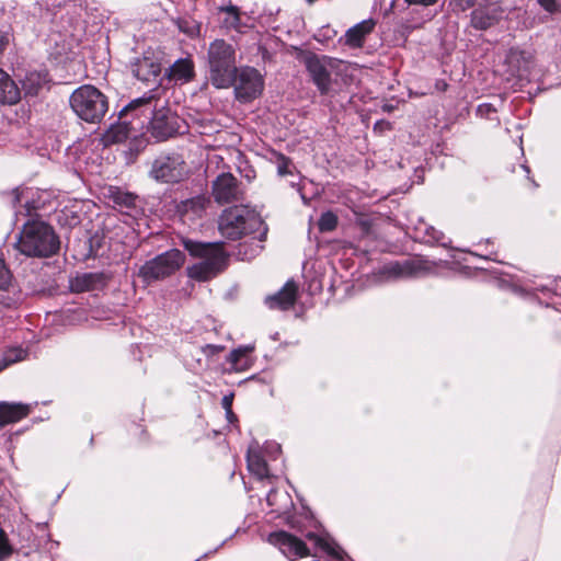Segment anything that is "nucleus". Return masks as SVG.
Returning <instances> with one entry per match:
<instances>
[{
	"label": "nucleus",
	"mask_w": 561,
	"mask_h": 561,
	"mask_svg": "<svg viewBox=\"0 0 561 561\" xmlns=\"http://www.w3.org/2000/svg\"><path fill=\"white\" fill-rule=\"evenodd\" d=\"M12 553V547L10 545L7 533L0 526V561L5 559Z\"/></svg>",
	"instance_id": "e433bc0d"
},
{
	"label": "nucleus",
	"mask_w": 561,
	"mask_h": 561,
	"mask_svg": "<svg viewBox=\"0 0 561 561\" xmlns=\"http://www.w3.org/2000/svg\"><path fill=\"white\" fill-rule=\"evenodd\" d=\"M210 201L208 197L205 195H196L191 198L181 201L176 205V213L184 224L193 226L197 220L205 216Z\"/></svg>",
	"instance_id": "f3484780"
},
{
	"label": "nucleus",
	"mask_w": 561,
	"mask_h": 561,
	"mask_svg": "<svg viewBox=\"0 0 561 561\" xmlns=\"http://www.w3.org/2000/svg\"><path fill=\"white\" fill-rule=\"evenodd\" d=\"M10 42V34L4 31H0V53H2Z\"/></svg>",
	"instance_id": "de8ad7c7"
},
{
	"label": "nucleus",
	"mask_w": 561,
	"mask_h": 561,
	"mask_svg": "<svg viewBox=\"0 0 561 561\" xmlns=\"http://www.w3.org/2000/svg\"><path fill=\"white\" fill-rule=\"evenodd\" d=\"M25 352L23 350H12L4 354L2 358H0V371L4 370L10 365L22 360L24 358Z\"/></svg>",
	"instance_id": "f704fd0d"
},
{
	"label": "nucleus",
	"mask_w": 561,
	"mask_h": 561,
	"mask_svg": "<svg viewBox=\"0 0 561 561\" xmlns=\"http://www.w3.org/2000/svg\"><path fill=\"white\" fill-rule=\"evenodd\" d=\"M105 284L103 273H83L71 280V288L77 293L98 289Z\"/></svg>",
	"instance_id": "bb28decb"
},
{
	"label": "nucleus",
	"mask_w": 561,
	"mask_h": 561,
	"mask_svg": "<svg viewBox=\"0 0 561 561\" xmlns=\"http://www.w3.org/2000/svg\"><path fill=\"white\" fill-rule=\"evenodd\" d=\"M184 254L178 249L165 251L147 261L138 272V276L146 284L164 279L174 274L184 263Z\"/></svg>",
	"instance_id": "1a4fd4ad"
},
{
	"label": "nucleus",
	"mask_w": 561,
	"mask_h": 561,
	"mask_svg": "<svg viewBox=\"0 0 561 561\" xmlns=\"http://www.w3.org/2000/svg\"><path fill=\"white\" fill-rule=\"evenodd\" d=\"M530 181H531V183H533L534 187H537V186H538V185H537V183H536L534 180H530Z\"/></svg>",
	"instance_id": "6e6d98bb"
},
{
	"label": "nucleus",
	"mask_w": 561,
	"mask_h": 561,
	"mask_svg": "<svg viewBox=\"0 0 561 561\" xmlns=\"http://www.w3.org/2000/svg\"><path fill=\"white\" fill-rule=\"evenodd\" d=\"M226 541H227V539L221 541L220 547L224 546L226 543Z\"/></svg>",
	"instance_id": "13d9d810"
},
{
	"label": "nucleus",
	"mask_w": 561,
	"mask_h": 561,
	"mask_svg": "<svg viewBox=\"0 0 561 561\" xmlns=\"http://www.w3.org/2000/svg\"><path fill=\"white\" fill-rule=\"evenodd\" d=\"M33 14L38 16L44 24H48L51 32L83 37L89 14V1L65 0L58 3L41 1L34 5Z\"/></svg>",
	"instance_id": "f03ea898"
},
{
	"label": "nucleus",
	"mask_w": 561,
	"mask_h": 561,
	"mask_svg": "<svg viewBox=\"0 0 561 561\" xmlns=\"http://www.w3.org/2000/svg\"><path fill=\"white\" fill-rule=\"evenodd\" d=\"M251 351H252V347H249V346L232 350L229 355V362L233 365V367L236 369H241L245 364V363H243V358Z\"/></svg>",
	"instance_id": "c9c22d12"
},
{
	"label": "nucleus",
	"mask_w": 561,
	"mask_h": 561,
	"mask_svg": "<svg viewBox=\"0 0 561 561\" xmlns=\"http://www.w3.org/2000/svg\"><path fill=\"white\" fill-rule=\"evenodd\" d=\"M232 399H233V394L224 396L222 402H221L222 408L226 410V413L231 414V415H233V412L231 410Z\"/></svg>",
	"instance_id": "c03bdc74"
},
{
	"label": "nucleus",
	"mask_w": 561,
	"mask_h": 561,
	"mask_svg": "<svg viewBox=\"0 0 561 561\" xmlns=\"http://www.w3.org/2000/svg\"><path fill=\"white\" fill-rule=\"evenodd\" d=\"M231 88L239 102L249 103L262 94L264 79L257 69L243 66L237 69L236 81Z\"/></svg>",
	"instance_id": "9b49d317"
},
{
	"label": "nucleus",
	"mask_w": 561,
	"mask_h": 561,
	"mask_svg": "<svg viewBox=\"0 0 561 561\" xmlns=\"http://www.w3.org/2000/svg\"><path fill=\"white\" fill-rule=\"evenodd\" d=\"M520 167H522V169L525 171L526 176L530 180V178H529V174H530V169H529V167H528L527 164H522Z\"/></svg>",
	"instance_id": "603ef678"
},
{
	"label": "nucleus",
	"mask_w": 561,
	"mask_h": 561,
	"mask_svg": "<svg viewBox=\"0 0 561 561\" xmlns=\"http://www.w3.org/2000/svg\"><path fill=\"white\" fill-rule=\"evenodd\" d=\"M213 551L208 552V553H204V556L202 558H205V557H208L209 554H211Z\"/></svg>",
	"instance_id": "5fc2aeb1"
},
{
	"label": "nucleus",
	"mask_w": 561,
	"mask_h": 561,
	"mask_svg": "<svg viewBox=\"0 0 561 561\" xmlns=\"http://www.w3.org/2000/svg\"><path fill=\"white\" fill-rule=\"evenodd\" d=\"M497 112L492 103H481L476 108L477 116L481 118L492 119V114Z\"/></svg>",
	"instance_id": "58836bf2"
},
{
	"label": "nucleus",
	"mask_w": 561,
	"mask_h": 561,
	"mask_svg": "<svg viewBox=\"0 0 561 561\" xmlns=\"http://www.w3.org/2000/svg\"><path fill=\"white\" fill-rule=\"evenodd\" d=\"M16 203H21V195L15 192L13 195V205L15 206Z\"/></svg>",
	"instance_id": "3c124183"
},
{
	"label": "nucleus",
	"mask_w": 561,
	"mask_h": 561,
	"mask_svg": "<svg viewBox=\"0 0 561 561\" xmlns=\"http://www.w3.org/2000/svg\"><path fill=\"white\" fill-rule=\"evenodd\" d=\"M305 67L321 96L331 99L340 92L339 72L331 58L311 54L305 58Z\"/></svg>",
	"instance_id": "6e6552de"
},
{
	"label": "nucleus",
	"mask_w": 561,
	"mask_h": 561,
	"mask_svg": "<svg viewBox=\"0 0 561 561\" xmlns=\"http://www.w3.org/2000/svg\"><path fill=\"white\" fill-rule=\"evenodd\" d=\"M75 114L90 124H99L108 111L107 96L92 84L77 88L69 98Z\"/></svg>",
	"instance_id": "0eeeda50"
},
{
	"label": "nucleus",
	"mask_w": 561,
	"mask_h": 561,
	"mask_svg": "<svg viewBox=\"0 0 561 561\" xmlns=\"http://www.w3.org/2000/svg\"><path fill=\"white\" fill-rule=\"evenodd\" d=\"M247 465L249 471L257 477V479L263 480L268 478V466L266 460L252 447H249L247 451Z\"/></svg>",
	"instance_id": "c756f323"
},
{
	"label": "nucleus",
	"mask_w": 561,
	"mask_h": 561,
	"mask_svg": "<svg viewBox=\"0 0 561 561\" xmlns=\"http://www.w3.org/2000/svg\"><path fill=\"white\" fill-rule=\"evenodd\" d=\"M236 48L222 38L209 44L207 49V79L218 89H229L236 81L237 60Z\"/></svg>",
	"instance_id": "423d86ee"
},
{
	"label": "nucleus",
	"mask_w": 561,
	"mask_h": 561,
	"mask_svg": "<svg viewBox=\"0 0 561 561\" xmlns=\"http://www.w3.org/2000/svg\"><path fill=\"white\" fill-rule=\"evenodd\" d=\"M174 24L178 30L191 39L201 36L202 23L191 15L179 16Z\"/></svg>",
	"instance_id": "7c9ffc66"
},
{
	"label": "nucleus",
	"mask_w": 561,
	"mask_h": 561,
	"mask_svg": "<svg viewBox=\"0 0 561 561\" xmlns=\"http://www.w3.org/2000/svg\"><path fill=\"white\" fill-rule=\"evenodd\" d=\"M538 4L550 15L561 12V3L559 0H537Z\"/></svg>",
	"instance_id": "4c0bfd02"
},
{
	"label": "nucleus",
	"mask_w": 561,
	"mask_h": 561,
	"mask_svg": "<svg viewBox=\"0 0 561 561\" xmlns=\"http://www.w3.org/2000/svg\"><path fill=\"white\" fill-rule=\"evenodd\" d=\"M187 174L186 163L176 152L160 153L153 159L149 170V176L162 184H178L185 180Z\"/></svg>",
	"instance_id": "9d476101"
},
{
	"label": "nucleus",
	"mask_w": 561,
	"mask_h": 561,
	"mask_svg": "<svg viewBox=\"0 0 561 561\" xmlns=\"http://www.w3.org/2000/svg\"><path fill=\"white\" fill-rule=\"evenodd\" d=\"M267 541L278 548V550L290 561L310 556V551L306 543L285 530L271 533L267 537Z\"/></svg>",
	"instance_id": "dca6fc26"
},
{
	"label": "nucleus",
	"mask_w": 561,
	"mask_h": 561,
	"mask_svg": "<svg viewBox=\"0 0 561 561\" xmlns=\"http://www.w3.org/2000/svg\"><path fill=\"white\" fill-rule=\"evenodd\" d=\"M218 549H220V545L217 546V548L213 551V553L216 552Z\"/></svg>",
	"instance_id": "4d7b16f0"
},
{
	"label": "nucleus",
	"mask_w": 561,
	"mask_h": 561,
	"mask_svg": "<svg viewBox=\"0 0 561 561\" xmlns=\"http://www.w3.org/2000/svg\"><path fill=\"white\" fill-rule=\"evenodd\" d=\"M262 249V245L256 244L255 249L252 250V253L248 255L247 252H244L242 255V260H250L251 257L255 256L259 253V250Z\"/></svg>",
	"instance_id": "8fccbe9b"
},
{
	"label": "nucleus",
	"mask_w": 561,
	"mask_h": 561,
	"mask_svg": "<svg viewBox=\"0 0 561 561\" xmlns=\"http://www.w3.org/2000/svg\"><path fill=\"white\" fill-rule=\"evenodd\" d=\"M266 502L278 515H284L294 508V502L287 491L272 489L266 495Z\"/></svg>",
	"instance_id": "cd10ccee"
},
{
	"label": "nucleus",
	"mask_w": 561,
	"mask_h": 561,
	"mask_svg": "<svg viewBox=\"0 0 561 561\" xmlns=\"http://www.w3.org/2000/svg\"><path fill=\"white\" fill-rule=\"evenodd\" d=\"M170 71L173 79L186 82L194 77V64L188 58H181L171 66Z\"/></svg>",
	"instance_id": "2f4dec72"
},
{
	"label": "nucleus",
	"mask_w": 561,
	"mask_h": 561,
	"mask_svg": "<svg viewBox=\"0 0 561 561\" xmlns=\"http://www.w3.org/2000/svg\"><path fill=\"white\" fill-rule=\"evenodd\" d=\"M14 250L26 257L46 259L59 252L60 240L47 222L27 219L14 243Z\"/></svg>",
	"instance_id": "7ed1b4c3"
},
{
	"label": "nucleus",
	"mask_w": 561,
	"mask_h": 561,
	"mask_svg": "<svg viewBox=\"0 0 561 561\" xmlns=\"http://www.w3.org/2000/svg\"><path fill=\"white\" fill-rule=\"evenodd\" d=\"M504 16V9L499 4L474 9L470 14V24L474 30L486 31L496 25Z\"/></svg>",
	"instance_id": "aec40b11"
},
{
	"label": "nucleus",
	"mask_w": 561,
	"mask_h": 561,
	"mask_svg": "<svg viewBox=\"0 0 561 561\" xmlns=\"http://www.w3.org/2000/svg\"><path fill=\"white\" fill-rule=\"evenodd\" d=\"M24 208L26 210V216H32V211L38 208V205L34 201L25 199Z\"/></svg>",
	"instance_id": "09e8293b"
},
{
	"label": "nucleus",
	"mask_w": 561,
	"mask_h": 561,
	"mask_svg": "<svg viewBox=\"0 0 561 561\" xmlns=\"http://www.w3.org/2000/svg\"><path fill=\"white\" fill-rule=\"evenodd\" d=\"M432 270L428 261L411 257L402 261H391L380 268V274L387 278H409L427 274Z\"/></svg>",
	"instance_id": "f8f14e48"
},
{
	"label": "nucleus",
	"mask_w": 561,
	"mask_h": 561,
	"mask_svg": "<svg viewBox=\"0 0 561 561\" xmlns=\"http://www.w3.org/2000/svg\"><path fill=\"white\" fill-rule=\"evenodd\" d=\"M19 81L21 83V94L23 93L25 99H31L49 91L51 77L44 67L32 68L25 70L23 76H19Z\"/></svg>",
	"instance_id": "4468645a"
},
{
	"label": "nucleus",
	"mask_w": 561,
	"mask_h": 561,
	"mask_svg": "<svg viewBox=\"0 0 561 561\" xmlns=\"http://www.w3.org/2000/svg\"><path fill=\"white\" fill-rule=\"evenodd\" d=\"M21 101V89L18 83L0 68V104L15 105Z\"/></svg>",
	"instance_id": "b1692460"
},
{
	"label": "nucleus",
	"mask_w": 561,
	"mask_h": 561,
	"mask_svg": "<svg viewBox=\"0 0 561 561\" xmlns=\"http://www.w3.org/2000/svg\"><path fill=\"white\" fill-rule=\"evenodd\" d=\"M81 39L82 37L66 36V34L62 33L51 32L47 42L49 59L57 65L70 60L71 56L75 54V49L79 47Z\"/></svg>",
	"instance_id": "2eb2a0df"
},
{
	"label": "nucleus",
	"mask_w": 561,
	"mask_h": 561,
	"mask_svg": "<svg viewBox=\"0 0 561 561\" xmlns=\"http://www.w3.org/2000/svg\"><path fill=\"white\" fill-rule=\"evenodd\" d=\"M415 231L416 238H420L423 242L437 243L444 248H448L451 243V240L447 238L442 231L426 225L425 222H421L420 226L415 228Z\"/></svg>",
	"instance_id": "c85d7f7f"
},
{
	"label": "nucleus",
	"mask_w": 561,
	"mask_h": 561,
	"mask_svg": "<svg viewBox=\"0 0 561 561\" xmlns=\"http://www.w3.org/2000/svg\"><path fill=\"white\" fill-rule=\"evenodd\" d=\"M408 4L431 7L434 5L438 0H404Z\"/></svg>",
	"instance_id": "a18cd8bd"
},
{
	"label": "nucleus",
	"mask_w": 561,
	"mask_h": 561,
	"mask_svg": "<svg viewBox=\"0 0 561 561\" xmlns=\"http://www.w3.org/2000/svg\"><path fill=\"white\" fill-rule=\"evenodd\" d=\"M477 0H449V7L456 13L465 12L472 8Z\"/></svg>",
	"instance_id": "ea45409f"
},
{
	"label": "nucleus",
	"mask_w": 561,
	"mask_h": 561,
	"mask_svg": "<svg viewBox=\"0 0 561 561\" xmlns=\"http://www.w3.org/2000/svg\"><path fill=\"white\" fill-rule=\"evenodd\" d=\"M152 94H145L131 100L118 113L119 125L110 129L112 139L116 142L125 141L130 136V122L128 115L133 117L140 116L147 111L152 114L149 123V131L157 141H164L181 133V118L170 108H151L153 101Z\"/></svg>",
	"instance_id": "f257e3e1"
},
{
	"label": "nucleus",
	"mask_w": 561,
	"mask_h": 561,
	"mask_svg": "<svg viewBox=\"0 0 561 561\" xmlns=\"http://www.w3.org/2000/svg\"><path fill=\"white\" fill-rule=\"evenodd\" d=\"M219 11L220 12H226L227 14L232 16V15L237 14L240 11V8L234 5V4H232V3H229L228 5L220 7Z\"/></svg>",
	"instance_id": "49530a36"
},
{
	"label": "nucleus",
	"mask_w": 561,
	"mask_h": 561,
	"mask_svg": "<svg viewBox=\"0 0 561 561\" xmlns=\"http://www.w3.org/2000/svg\"><path fill=\"white\" fill-rule=\"evenodd\" d=\"M337 226V216L333 211L322 213L318 220V228L321 232H330Z\"/></svg>",
	"instance_id": "72a5a7b5"
},
{
	"label": "nucleus",
	"mask_w": 561,
	"mask_h": 561,
	"mask_svg": "<svg viewBox=\"0 0 561 561\" xmlns=\"http://www.w3.org/2000/svg\"><path fill=\"white\" fill-rule=\"evenodd\" d=\"M505 64L511 76L520 80L527 79L533 65V55L519 47H511L506 53Z\"/></svg>",
	"instance_id": "a211bd4d"
},
{
	"label": "nucleus",
	"mask_w": 561,
	"mask_h": 561,
	"mask_svg": "<svg viewBox=\"0 0 561 561\" xmlns=\"http://www.w3.org/2000/svg\"><path fill=\"white\" fill-rule=\"evenodd\" d=\"M290 161L285 156H280L279 162L277 164V172L279 175H287L290 173L289 171Z\"/></svg>",
	"instance_id": "79ce46f5"
},
{
	"label": "nucleus",
	"mask_w": 561,
	"mask_h": 561,
	"mask_svg": "<svg viewBox=\"0 0 561 561\" xmlns=\"http://www.w3.org/2000/svg\"><path fill=\"white\" fill-rule=\"evenodd\" d=\"M129 67L134 77L144 82H156L161 72L160 64L147 56L135 58Z\"/></svg>",
	"instance_id": "4be33fe9"
},
{
	"label": "nucleus",
	"mask_w": 561,
	"mask_h": 561,
	"mask_svg": "<svg viewBox=\"0 0 561 561\" xmlns=\"http://www.w3.org/2000/svg\"><path fill=\"white\" fill-rule=\"evenodd\" d=\"M110 197L113 203L124 208H134L136 206L137 196L133 193L122 191L121 188H111Z\"/></svg>",
	"instance_id": "473e14b6"
},
{
	"label": "nucleus",
	"mask_w": 561,
	"mask_h": 561,
	"mask_svg": "<svg viewBox=\"0 0 561 561\" xmlns=\"http://www.w3.org/2000/svg\"><path fill=\"white\" fill-rule=\"evenodd\" d=\"M297 290L296 283L289 279L277 293L266 296L264 302L270 309L288 310L296 302Z\"/></svg>",
	"instance_id": "412c9836"
},
{
	"label": "nucleus",
	"mask_w": 561,
	"mask_h": 561,
	"mask_svg": "<svg viewBox=\"0 0 561 561\" xmlns=\"http://www.w3.org/2000/svg\"><path fill=\"white\" fill-rule=\"evenodd\" d=\"M229 27L236 31H240L241 28V11L237 14L230 16V20H227Z\"/></svg>",
	"instance_id": "37998d69"
},
{
	"label": "nucleus",
	"mask_w": 561,
	"mask_h": 561,
	"mask_svg": "<svg viewBox=\"0 0 561 561\" xmlns=\"http://www.w3.org/2000/svg\"><path fill=\"white\" fill-rule=\"evenodd\" d=\"M227 417H228L229 422L237 420V416L234 414L233 415L227 414Z\"/></svg>",
	"instance_id": "864d4df0"
},
{
	"label": "nucleus",
	"mask_w": 561,
	"mask_h": 561,
	"mask_svg": "<svg viewBox=\"0 0 561 561\" xmlns=\"http://www.w3.org/2000/svg\"><path fill=\"white\" fill-rule=\"evenodd\" d=\"M218 230L225 239L231 241L259 232L256 239L262 242L266 238L267 226L253 208L247 205H234L220 214Z\"/></svg>",
	"instance_id": "20e7f679"
},
{
	"label": "nucleus",
	"mask_w": 561,
	"mask_h": 561,
	"mask_svg": "<svg viewBox=\"0 0 561 561\" xmlns=\"http://www.w3.org/2000/svg\"><path fill=\"white\" fill-rule=\"evenodd\" d=\"M183 248L195 257L203 260L188 267V276L198 282H206L221 273L227 266V255L224 242H202L193 239H182Z\"/></svg>",
	"instance_id": "39448f33"
},
{
	"label": "nucleus",
	"mask_w": 561,
	"mask_h": 561,
	"mask_svg": "<svg viewBox=\"0 0 561 561\" xmlns=\"http://www.w3.org/2000/svg\"><path fill=\"white\" fill-rule=\"evenodd\" d=\"M211 194L219 205L242 201V183L230 172L221 173L213 181Z\"/></svg>",
	"instance_id": "ddd939ff"
},
{
	"label": "nucleus",
	"mask_w": 561,
	"mask_h": 561,
	"mask_svg": "<svg viewBox=\"0 0 561 561\" xmlns=\"http://www.w3.org/2000/svg\"><path fill=\"white\" fill-rule=\"evenodd\" d=\"M374 27L375 22L371 19L355 24L346 31L345 44L351 47H362L366 35H368Z\"/></svg>",
	"instance_id": "a878e982"
},
{
	"label": "nucleus",
	"mask_w": 561,
	"mask_h": 561,
	"mask_svg": "<svg viewBox=\"0 0 561 561\" xmlns=\"http://www.w3.org/2000/svg\"><path fill=\"white\" fill-rule=\"evenodd\" d=\"M280 451V445L275 442L266 443L264 446V453L272 459H276Z\"/></svg>",
	"instance_id": "a19ab883"
},
{
	"label": "nucleus",
	"mask_w": 561,
	"mask_h": 561,
	"mask_svg": "<svg viewBox=\"0 0 561 561\" xmlns=\"http://www.w3.org/2000/svg\"><path fill=\"white\" fill-rule=\"evenodd\" d=\"M30 410L27 404L0 402V428L27 416Z\"/></svg>",
	"instance_id": "393cba45"
},
{
	"label": "nucleus",
	"mask_w": 561,
	"mask_h": 561,
	"mask_svg": "<svg viewBox=\"0 0 561 561\" xmlns=\"http://www.w3.org/2000/svg\"><path fill=\"white\" fill-rule=\"evenodd\" d=\"M22 301V293L12 286V274L4 261L0 260V305L16 308Z\"/></svg>",
	"instance_id": "6ab92c4d"
},
{
	"label": "nucleus",
	"mask_w": 561,
	"mask_h": 561,
	"mask_svg": "<svg viewBox=\"0 0 561 561\" xmlns=\"http://www.w3.org/2000/svg\"><path fill=\"white\" fill-rule=\"evenodd\" d=\"M309 541H312L314 546L324 551L330 557L344 561L347 558L346 552L334 541V539L327 533L317 534L309 531L306 535Z\"/></svg>",
	"instance_id": "5701e85b"
}]
</instances>
